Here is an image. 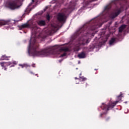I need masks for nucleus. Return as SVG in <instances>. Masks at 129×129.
Wrapping results in <instances>:
<instances>
[{"label":"nucleus","instance_id":"obj_1","mask_svg":"<svg viewBox=\"0 0 129 129\" xmlns=\"http://www.w3.org/2000/svg\"><path fill=\"white\" fill-rule=\"evenodd\" d=\"M102 18L100 17L94 18L89 22L84 24L76 31L73 36V39H76L78 36H81V37L79 38V42L77 45V49H75L76 51H79L80 45L84 46L89 44L90 42L89 37L94 36L93 31L102 26Z\"/></svg>","mask_w":129,"mask_h":129},{"label":"nucleus","instance_id":"obj_2","mask_svg":"<svg viewBox=\"0 0 129 129\" xmlns=\"http://www.w3.org/2000/svg\"><path fill=\"white\" fill-rule=\"evenodd\" d=\"M33 40V44L31 45V42ZM37 41L36 37H34L33 39H31L30 41V44L28 48V53L30 56H37L38 57H45L48 56L50 54L57 51L56 46L51 47L48 46L44 49L38 51L39 49V45L36 44Z\"/></svg>","mask_w":129,"mask_h":129},{"label":"nucleus","instance_id":"obj_3","mask_svg":"<svg viewBox=\"0 0 129 129\" xmlns=\"http://www.w3.org/2000/svg\"><path fill=\"white\" fill-rule=\"evenodd\" d=\"M119 102V101H116L113 102L110 101L107 104L102 103V105L101 106V108L102 109V110H104V111L107 112V111L111 110V109H112Z\"/></svg>","mask_w":129,"mask_h":129},{"label":"nucleus","instance_id":"obj_4","mask_svg":"<svg viewBox=\"0 0 129 129\" xmlns=\"http://www.w3.org/2000/svg\"><path fill=\"white\" fill-rule=\"evenodd\" d=\"M20 0H10L7 2V6L9 9L14 11L20 8Z\"/></svg>","mask_w":129,"mask_h":129},{"label":"nucleus","instance_id":"obj_5","mask_svg":"<svg viewBox=\"0 0 129 129\" xmlns=\"http://www.w3.org/2000/svg\"><path fill=\"white\" fill-rule=\"evenodd\" d=\"M121 9H122V7L119 8L118 7H116L109 15V18L113 20V19H115V18L118 17L119 14L121 13Z\"/></svg>","mask_w":129,"mask_h":129},{"label":"nucleus","instance_id":"obj_6","mask_svg":"<svg viewBox=\"0 0 129 129\" xmlns=\"http://www.w3.org/2000/svg\"><path fill=\"white\" fill-rule=\"evenodd\" d=\"M57 20L58 22H64L66 20V15L64 13H59L57 16Z\"/></svg>","mask_w":129,"mask_h":129},{"label":"nucleus","instance_id":"obj_7","mask_svg":"<svg viewBox=\"0 0 129 129\" xmlns=\"http://www.w3.org/2000/svg\"><path fill=\"white\" fill-rule=\"evenodd\" d=\"M36 23L37 25H38V26H40V27L46 26V21L45 20H39L37 21Z\"/></svg>","mask_w":129,"mask_h":129},{"label":"nucleus","instance_id":"obj_8","mask_svg":"<svg viewBox=\"0 0 129 129\" xmlns=\"http://www.w3.org/2000/svg\"><path fill=\"white\" fill-rule=\"evenodd\" d=\"M31 27V24H29L28 23H25L22 25L18 26L20 30H23V29H25V28H30Z\"/></svg>","mask_w":129,"mask_h":129},{"label":"nucleus","instance_id":"obj_9","mask_svg":"<svg viewBox=\"0 0 129 129\" xmlns=\"http://www.w3.org/2000/svg\"><path fill=\"white\" fill-rule=\"evenodd\" d=\"M11 21L0 20V26H5L6 25H10Z\"/></svg>","mask_w":129,"mask_h":129},{"label":"nucleus","instance_id":"obj_10","mask_svg":"<svg viewBox=\"0 0 129 129\" xmlns=\"http://www.w3.org/2000/svg\"><path fill=\"white\" fill-rule=\"evenodd\" d=\"M78 57L80 59H83V58H85L86 57V54L84 51H83L78 55Z\"/></svg>","mask_w":129,"mask_h":129},{"label":"nucleus","instance_id":"obj_11","mask_svg":"<svg viewBox=\"0 0 129 129\" xmlns=\"http://www.w3.org/2000/svg\"><path fill=\"white\" fill-rule=\"evenodd\" d=\"M125 28H126V25H122L119 28V33H122V31H123Z\"/></svg>","mask_w":129,"mask_h":129},{"label":"nucleus","instance_id":"obj_12","mask_svg":"<svg viewBox=\"0 0 129 129\" xmlns=\"http://www.w3.org/2000/svg\"><path fill=\"white\" fill-rule=\"evenodd\" d=\"M10 58H11V56H8L5 55H3L1 57V59H2V60H9V59H10Z\"/></svg>","mask_w":129,"mask_h":129},{"label":"nucleus","instance_id":"obj_13","mask_svg":"<svg viewBox=\"0 0 129 129\" xmlns=\"http://www.w3.org/2000/svg\"><path fill=\"white\" fill-rule=\"evenodd\" d=\"M19 66H21L22 68H24V67H25V68H28V67H31V66L29 65L27 63H24L23 64H19Z\"/></svg>","mask_w":129,"mask_h":129},{"label":"nucleus","instance_id":"obj_14","mask_svg":"<svg viewBox=\"0 0 129 129\" xmlns=\"http://www.w3.org/2000/svg\"><path fill=\"white\" fill-rule=\"evenodd\" d=\"M111 9V6L110 5H107V6H106L104 8V11H107L108 12V11H109V10H110Z\"/></svg>","mask_w":129,"mask_h":129},{"label":"nucleus","instance_id":"obj_15","mask_svg":"<svg viewBox=\"0 0 129 129\" xmlns=\"http://www.w3.org/2000/svg\"><path fill=\"white\" fill-rule=\"evenodd\" d=\"M115 42V38H112L109 41V45H112Z\"/></svg>","mask_w":129,"mask_h":129},{"label":"nucleus","instance_id":"obj_16","mask_svg":"<svg viewBox=\"0 0 129 129\" xmlns=\"http://www.w3.org/2000/svg\"><path fill=\"white\" fill-rule=\"evenodd\" d=\"M8 64V62H0V65H1L2 67H7Z\"/></svg>","mask_w":129,"mask_h":129},{"label":"nucleus","instance_id":"obj_17","mask_svg":"<svg viewBox=\"0 0 129 129\" xmlns=\"http://www.w3.org/2000/svg\"><path fill=\"white\" fill-rule=\"evenodd\" d=\"M60 52H61V51H64V52H68V51L69 50V49H68V48H61L60 49H59Z\"/></svg>","mask_w":129,"mask_h":129},{"label":"nucleus","instance_id":"obj_18","mask_svg":"<svg viewBox=\"0 0 129 129\" xmlns=\"http://www.w3.org/2000/svg\"><path fill=\"white\" fill-rule=\"evenodd\" d=\"M80 81H86V80H87V79L83 77H80Z\"/></svg>","mask_w":129,"mask_h":129},{"label":"nucleus","instance_id":"obj_19","mask_svg":"<svg viewBox=\"0 0 129 129\" xmlns=\"http://www.w3.org/2000/svg\"><path fill=\"white\" fill-rule=\"evenodd\" d=\"M46 19L47 21H50V19H51V16L49 14H47L46 16Z\"/></svg>","mask_w":129,"mask_h":129},{"label":"nucleus","instance_id":"obj_20","mask_svg":"<svg viewBox=\"0 0 129 129\" xmlns=\"http://www.w3.org/2000/svg\"><path fill=\"white\" fill-rule=\"evenodd\" d=\"M121 95H122V94H120L119 96H117V98L119 100H121Z\"/></svg>","mask_w":129,"mask_h":129},{"label":"nucleus","instance_id":"obj_21","mask_svg":"<svg viewBox=\"0 0 129 129\" xmlns=\"http://www.w3.org/2000/svg\"><path fill=\"white\" fill-rule=\"evenodd\" d=\"M66 55H67V54L66 53H63V54H61L60 56V57H64V56H66Z\"/></svg>","mask_w":129,"mask_h":129},{"label":"nucleus","instance_id":"obj_22","mask_svg":"<svg viewBox=\"0 0 129 129\" xmlns=\"http://www.w3.org/2000/svg\"><path fill=\"white\" fill-rule=\"evenodd\" d=\"M93 50V47H91L88 49L89 52H90V51H92Z\"/></svg>","mask_w":129,"mask_h":129},{"label":"nucleus","instance_id":"obj_23","mask_svg":"<svg viewBox=\"0 0 129 129\" xmlns=\"http://www.w3.org/2000/svg\"><path fill=\"white\" fill-rule=\"evenodd\" d=\"M35 65H36V64L33 63V64H32V67H33V68H35V67H36V66H35Z\"/></svg>","mask_w":129,"mask_h":129},{"label":"nucleus","instance_id":"obj_24","mask_svg":"<svg viewBox=\"0 0 129 129\" xmlns=\"http://www.w3.org/2000/svg\"><path fill=\"white\" fill-rule=\"evenodd\" d=\"M29 73H30V74H33V75L35 74H34V73H33V72H32V71H30Z\"/></svg>","mask_w":129,"mask_h":129},{"label":"nucleus","instance_id":"obj_25","mask_svg":"<svg viewBox=\"0 0 129 129\" xmlns=\"http://www.w3.org/2000/svg\"><path fill=\"white\" fill-rule=\"evenodd\" d=\"M74 8H75V6H73V7H72V10H74Z\"/></svg>","mask_w":129,"mask_h":129},{"label":"nucleus","instance_id":"obj_26","mask_svg":"<svg viewBox=\"0 0 129 129\" xmlns=\"http://www.w3.org/2000/svg\"><path fill=\"white\" fill-rule=\"evenodd\" d=\"M91 2H96V0H91Z\"/></svg>","mask_w":129,"mask_h":129},{"label":"nucleus","instance_id":"obj_27","mask_svg":"<svg viewBox=\"0 0 129 129\" xmlns=\"http://www.w3.org/2000/svg\"><path fill=\"white\" fill-rule=\"evenodd\" d=\"M4 70L7 71V68L5 67Z\"/></svg>","mask_w":129,"mask_h":129},{"label":"nucleus","instance_id":"obj_28","mask_svg":"<svg viewBox=\"0 0 129 129\" xmlns=\"http://www.w3.org/2000/svg\"><path fill=\"white\" fill-rule=\"evenodd\" d=\"M13 64H17V63H16V61H14Z\"/></svg>","mask_w":129,"mask_h":129},{"label":"nucleus","instance_id":"obj_29","mask_svg":"<svg viewBox=\"0 0 129 129\" xmlns=\"http://www.w3.org/2000/svg\"><path fill=\"white\" fill-rule=\"evenodd\" d=\"M49 35H52V33L50 32Z\"/></svg>","mask_w":129,"mask_h":129},{"label":"nucleus","instance_id":"obj_30","mask_svg":"<svg viewBox=\"0 0 129 129\" xmlns=\"http://www.w3.org/2000/svg\"><path fill=\"white\" fill-rule=\"evenodd\" d=\"M75 79H78V78H75Z\"/></svg>","mask_w":129,"mask_h":129},{"label":"nucleus","instance_id":"obj_31","mask_svg":"<svg viewBox=\"0 0 129 129\" xmlns=\"http://www.w3.org/2000/svg\"><path fill=\"white\" fill-rule=\"evenodd\" d=\"M35 75H36V76H37V75H38V74H36Z\"/></svg>","mask_w":129,"mask_h":129},{"label":"nucleus","instance_id":"obj_32","mask_svg":"<svg viewBox=\"0 0 129 129\" xmlns=\"http://www.w3.org/2000/svg\"><path fill=\"white\" fill-rule=\"evenodd\" d=\"M59 62H61V60H59Z\"/></svg>","mask_w":129,"mask_h":129},{"label":"nucleus","instance_id":"obj_33","mask_svg":"<svg viewBox=\"0 0 129 129\" xmlns=\"http://www.w3.org/2000/svg\"><path fill=\"white\" fill-rule=\"evenodd\" d=\"M86 86H87V84H86Z\"/></svg>","mask_w":129,"mask_h":129},{"label":"nucleus","instance_id":"obj_34","mask_svg":"<svg viewBox=\"0 0 129 129\" xmlns=\"http://www.w3.org/2000/svg\"><path fill=\"white\" fill-rule=\"evenodd\" d=\"M80 75H81V74H80Z\"/></svg>","mask_w":129,"mask_h":129},{"label":"nucleus","instance_id":"obj_35","mask_svg":"<svg viewBox=\"0 0 129 129\" xmlns=\"http://www.w3.org/2000/svg\"><path fill=\"white\" fill-rule=\"evenodd\" d=\"M95 70H96V69H95Z\"/></svg>","mask_w":129,"mask_h":129}]
</instances>
